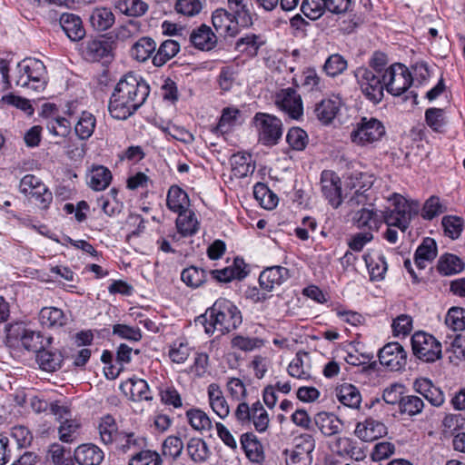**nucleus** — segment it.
I'll return each mask as SVG.
<instances>
[{"instance_id":"obj_1","label":"nucleus","mask_w":465,"mask_h":465,"mask_svg":"<svg viewBox=\"0 0 465 465\" xmlns=\"http://www.w3.org/2000/svg\"><path fill=\"white\" fill-rule=\"evenodd\" d=\"M149 94L146 81L133 73L126 74L111 95L108 105L111 116L117 120L127 119L145 103Z\"/></svg>"},{"instance_id":"obj_2","label":"nucleus","mask_w":465,"mask_h":465,"mask_svg":"<svg viewBox=\"0 0 465 465\" xmlns=\"http://www.w3.org/2000/svg\"><path fill=\"white\" fill-rule=\"evenodd\" d=\"M389 200L391 205L383 213L384 222L388 225L384 237L390 243H395L398 232L394 227L405 232L411 218L418 214L420 206L418 202L408 201L399 193H393Z\"/></svg>"},{"instance_id":"obj_3","label":"nucleus","mask_w":465,"mask_h":465,"mask_svg":"<svg viewBox=\"0 0 465 465\" xmlns=\"http://www.w3.org/2000/svg\"><path fill=\"white\" fill-rule=\"evenodd\" d=\"M47 83L44 63L35 58H25L16 67L15 84L35 91L44 90Z\"/></svg>"},{"instance_id":"obj_4","label":"nucleus","mask_w":465,"mask_h":465,"mask_svg":"<svg viewBox=\"0 0 465 465\" xmlns=\"http://www.w3.org/2000/svg\"><path fill=\"white\" fill-rule=\"evenodd\" d=\"M353 75L361 94L367 100L374 104L381 102L384 96V74L369 67L360 66L354 70Z\"/></svg>"},{"instance_id":"obj_5","label":"nucleus","mask_w":465,"mask_h":465,"mask_svg":"<svg viewBox=\"0 0 465 465\" xmlns=\"http://www.w3.org/2000/svg\"><path fill=\"white\" fill-rule=\"evenodd\" d=\"M253 124L258 132L259 141L267 146L278 143L282 135V124L276 116L257 113L253 117Z\"/></svg>"},{"instance_id":"obj_6","label":"nucleus","mask_w":465,"mask_h":465,"mask_svg":"<svg viewBox=\"0 0 465 465\" xmlns=\"http://www.w3.org/2000/svg\"><path fill=\"white\" fill-rule=\"evenodd\" d=\"M413 354L424 362H434L441 358V343L431 334L416 331L411 337Z\"/></svg>"},{"instance_id":"obj_7","label":"nucleus","mask_w":465,"mask_h":465,"mask_svg":"<svg viewBox=\"0 0 465 465\" xmlns=\"http://www.w3.org/2000/svg\"><path fill=\"white\" fill-rule=\"evenodd\" d=\"M383 81L387 92L393 96H399L410 88L413 78L405 65L394 64L384 71Z\"/></svg>"},{"instance_id":"obj_8","label":"nucleus","mask_w":465,"mask_h":465,"mask_svg":"<svg viewBox=\"0 0 465 465\" xmlns=\"http://www.w3.org/2000/svg\"><path fill=\"white\" fill-rule=\"evenodd\" d=\"M6 338L10 345L13 344V341H20L25 350L35 353L45 347H49L52 341L51 337L45 339L41 332L26 329L22 325L12 327L8 331Z\"/></svg>"},{"instance_id":"obj_9","label":"nucleus","mask_w":465,"mask_h":465,"mask_svg":"<svg viewBox=\"0 0 465 465\" xmlns=\"http://www.w3.org/2000/svg\"><path fill=\"white\" fill-rule=\"evenodd\" d=\"M384 134L385 128L381 122L375 118L363 117L351 133V139L355 144L364 146L379 141Z\"/></svg>"},{"instance_id":"obj_10","label":"nucleus","mask_w":465,"mask_h":465,"mask_svg":"<svg viewBox=\"0 0 465 465\" xmlns=\"http://www.w3.org/2000/svg\"><path fill=\"white\" fill-rule=\"evenodd\" d=\"M379 361L391 371H399L406 365L407 352L399 342H389L380 350Z\"/></svg>"},{"instance_id":"obj_11","label":"nucleus","mask_w":465,"mask_h":465,"mask_svg":"<svg viewBox=\"0 0 465 465\" xmlns=\"http://www.w3.org/2000/svg\"><path fill=\"white\" fill-rule=\"evenodd\" d=\"M276 105L290 117L298 119L302 115L303 106L300 94L293 88L281 90L275 98Z\"/></svg>"},{"instance_id":"obj_12","label":"nucleus","mask_w":465,"mask_h":465,"mask_svg":"<svg viewBox=\"0 0 465 465\" xmlns=\"http://www.w3.org/2000/svg\"><path fill=\"white\" fill-rule=\"evenodd\" d=\"M114 42L104 38H94L86 41L83 54L91 62H98L102 59H112L114 54Z\"/></svg>"},{"instance_id":"obj_13","label":"nucleus","mask_w":465,"mask_h":465,"mask_svg":"<svg viewBox=\"0 0 465 465\" xmlns=\"http://www.w3.org/2000/svg\"><path fill=\"white\" fill-rule=\"evenodd\" d=\"M388 433L386 425L372 418H367L356 424L354 434L365 442L374 441Z\"/></svg>"},{"instance_id":"obj_14","label":"nucleus","mask_w":465,"mask_h":465,"mask_svg":"<svg viewBox=\"0 0 465 465\" xmlns=\"http://www.w3.org/2000/svg\"><path fill=\"white\" fill-rule=\"evenodd\" d=\"M232 319L228 315L223 317L216 312L206 311L205 313L195 318L194 323L196 326H203L208 334H212L215 331L224 334L230 331V322Z\"/></svg>"},{"instance_id":"obj_15","label":"nucleus","mask_w":465,"mask_h":465,"mask_svg":"<svg viewBox=\"0 0 465 465\" xmlns=\"http://www.w3.org/2000/svg\"><path fill=\"white\" fill-rule=\"evenodd\" d=\"M321 184L325 199L333 208H338L342 202L340 178L333 173L323 172Z\"/></svg>"},{"instance_id":"obj_16","label":"nucleus","mask_w":465,"mask_h":465,"mask_svg":"<svg viewBox=\"0 0 465 465\" xmlns=\"http://www.w3.org/2000/svg\"><path fill=\"white\" fill-rule=\"evenodd\" d=\"M290 277L289 270L282 266H272L263 270L259 276V284L265 292H272Z\"/></svg>"},{"instance_id":"obj_17","label":"nucleus","mask_w":465,"mask_h":465,"mask_svg":"<svg viewBox=\"0 0 465 465\" xmlns=\"http://www.w3.org/2000/svg\"><path fill=\"white\" fill-rule=\"evenodd\" d=\"M341 106V99L339 96L324 98L315 104L314 114L322 124H329L338 114Z\"/></svg>"},{"instance_id":"obj_18","label":"nucleus","mask_w":465,"mask_h":465,"mask_svg":"<svg viewBox=\"0 0 465 465\" xmlns=\"http://www.w3.org/2000/svg\"><path fill=\"white\" fill-rule=\"evenodd\" d=\"M370 280L372 282L382 281L388 270V264L385 256L379 252H367L363 255Z\"/></svg>"},{"instance_id":"obj_19","label":"nucleus","mask_w":465,"mask_h":465,"mask_svg":"<svg viewBox=\"0 0 465 465\" xmlns=\"http://www.w3.org/2000/svg\"><path fill=\"white\" fill-rule=\"evenodd\" d=\"M104 457V451L92 443L82 444L74 452V459L79 465H100Z\"/></svg>"},{"instance_id":"obj_20","label":"nucleus","mask_w":465,"mask_h":465,"mask_svg":"<svg viewBox=\"0 0 465 465\" xmlns=\"http://www.w3.org/2000/svg\"><path fill=\"white\" fill-rule=\"evenodd\" d=\"M60 25L67 37L72 41H79L85 35V30L83 26L81 18L70 13H64L60 16Z\"/></svg>"},{"instance_id":"obj_21","label":"nucleus","mask_w":465,"mask_h":465,"mask_svg":"<svg viewBox=\"0 0 465 465\" xmlns=\"http://www.w3.org/2000/svg\"><path fill=\"white\" fill-rule=\"evenodd\" d=\"M190 41L197 49L209 51L215 46L217 36L210 26L202 25L192 31Z\"/></svg>"},{"instance_id":"obj_22","label":"nucleus","mask_w":465,"mask_h":465,"mask_svg":"<svg viewBox=\"0 0 465 465\" xmlns=\"http://www.w3.org/2000/svg\"><path fill=\"white\" fill-rule=\"evenodd\" d=\"M240 442L242 449L249 460L259 463L263 460L264 454L262 445L254 433H243L240 438Z\"/></svg>"},{"instance_id":"obj_23","label":"nucleus","mask_w":465,"mask_h":465,"mask_svg":"<svg viewBox=\"0 0 465 465\" xmlns=\"http://www.w3.org/2000/svg\"><path fill=\"white\" fill-rule=\"evenodd\" d=\"M314 421L321 432L326 437L340 433L342 428V421L331 412H319L315 416Z\"/></svg>"},{"instance_id":"obj_24","label":"nucleus","mask_w":465,"mask_h":465,"mask_svg":"<svg viewBox=\"0 0 465 465\" xmlns=\"http://www.w3.org/2000/svg\"><path fill=\"white\" fill-rule=\"evenodd\" d=\"M262 45V42L260 40V36L254 34H249L237 39L234 50L239 52L240 54L234 57V60L239 59L241 55L243 57L242 61L255 56Z\"/></svg>"},{"instance_id":"obj_25","label":"nucleus","mask_w":465,"mask_h":465,"mask_svg":"<svg viewBox=\"0 0 465 465\" xmlns=\"http://www.w3.org/2000/svg\"><path fill=\"white\" fill-rule=\"evenodd\" d=\"M337 400L345 407L357 410L361 402V395L357 387L351 383H343L335 389Z\"/></svg>"},{"instance_id":"obj_26","label":"nucleus","mask_w":465,"mask_h":465,"mask_svg":"<svg viewBox=\"0 0 465 465\" xmlns=\"http://www.w3.org/2000/svg\"><path fill=\"white\" fill-rule=\"evenodd\" d=\"M89 21L95 31L104 32L114 25L115 16L110 8L100 6L92 11Z\"/></svg>"},{"instance_id":"obj_27","label":"nucleus","mask_w":465,"mask_h":465,"mask_svg":"<svg viewBox=\"0 0 465 465\" xmlns=\"http://www.w3.org/2000/svg\"><path fill=\"white\" fill-rule=\"evenodd\" d=\"M437 256L436 242L430 237L425 238L417 248L414 254V262L419 269H424L427 262L433 261Z\"/></svg>"},{"instance_id":"obj_28","label":"nucleus","mask_w":465,"mask_h":465,"mask_svg":"<svg viewBox=\"0 0 465 465\" xmlns=\"http://www.w3.org/2000/svg\"><path fill=\"white\" fill-rule=\"evenodd\" d=\"M353 221L357 228L371 232L378 230L381 224L379 214L367 208L358 211L353 216Z\"/></svg>"},{"instance_id":"obj_29","label":"nucleus","mask_w":465,"mask_h":465,"mask_svg":"<svg viewBox=\"0 0 465 465\" xmlns=\"http://www.w3.org/2000/svg\"><path fill=\"white\" fill-rule=\"evenodd\" d=\"M119 450L124 453L139 451L145 446V439L131 431H120L116 440Z\"/></svg>"},{"instance_id":"obj_30","label":"nucleus","mask_w":465,"mask_h":465,"mask_svg":"<svg viewBox=\"0 0 465 465\" xmlns=\"http://www.w3.org/2000/svg\"><path fill=\"white\" fill-rule=\"evenodd\" d=\"M111 171L103 165L93 167L89 174V186L94 191L105 190L112 181Z\"/></svg>"},{"instance_id":"obj_31","label":"nucleus","mask_w":465,"mask_h":465,"mask_svg":"<svg viewBox=\"0 0 465 465\" xmlns=\"http://www.w3.org/2000/svg\"><path fill=\"white\" fill-rule=\"evenodd\" d=\"M180 50V44L175 40H165L163 41L157 53L153 57V64L155 66H163L169 60L174 57Z\"/></svg>"},{"instance_id":"obj_32","label":"nucleus","mask_w":465,"mask_h":465,"mask_svg":"<svg viewBox=\"0 0 465 465\" xmlns=\"http://www.w3.org/2000/svg\"><path fill=\"white\" fill-rule=\"evenodd\" d=\"M188 203L189 198L184 191L176 185L170 187L167 193L166 204L171 211L177 213L184 212Z\"/></svg>"},{"instance_id":"obj_33","label":"nucleus","mask_w":465,"mask_h":465,"mask_svg":"<svg viewBox=\"0 0 465 465\" xmlns=\"http://www.w3.org/2000/svg\"><path fill=\"white\" fill-rule=\"evenodd\" d=\"M213 25L216 33L222 37L232 36L231 25L232 24V15L225 9L215 10L212 16Z\"/></svg>"},{"instance_id":"obj_34","label":"nucleus","mask_w":465,"mask_h":465,"mask_svg":"<svg viewBox=\"0 0 465 465\" xmlns=\"http://www.w3.org/2000/svg\"><path fill=\"white\" fill-rule=\"evenodd\" d=\"M252 0H234V23L246 28L252 25Z\"/></svg>"},{"instance_id":"obj_35","label":"nucleus","mask_w":465,"mask_h":465,"mask_svg":"<svg viewBox=\"0 0 465 465\" xmlns=\"http://www.w3.org/2000/svg\"><path fill=\"white\" fill-rule=\"evenodd\" d=\"M45 347L36 353V361L41 369L54 371L61 367L63 356L59 351H53Z\"/></svg>"},{"instance_id":"obj_36","label":"nucleus","mask_w":465,"mask_h":465,"mask_svg":"<svg viewBox=\"0 0 465 465\" xmlns=\"http://www.w3.org/2000/svg\"><path fill=\"white\" fill-rule=\"evenodd\" d=\"M186 451L194 462H204L211 455L207 443L200 438H192L187 442Z\"/></svg>"},{"instance_id":"obj_37","label":"nucleus","mask_w":465,"mask_h":465,"mask_svg":"<svg viewBox=\"0 0 465 465\" xmlns=\"http://www.w3.org/2000/svg\"><path fill=\"white\" fill-rule=\"evenodd\" d=\"M253 195L260 205L266 210H272L278 204V196L264 183H258L254 185Z\"/></svg>"},{"instance_id":"obj_38","label":"nucleus","mask_w":465,"mask_h":465,"mask_svg":"<svg viewBox=\"0 0 465 465\" xmlns=\"http://www.w3.org/2000/svg\"><path fill=\"white\" fill-rule=\"evenodd\" d=\"M210 404L213 411L222 419L228 416L229 405L222 395V391L216 384H211L208 388Z\"/></svg>"},{"instance_id":"obj_39","label":"nucleus","mask_w":465,"mask_h":465,"mask_svg":"<svg viewBox=\"0 0 465 465\" xmlns=\"http://www.w3.org/2000/svg\"><path fill=\"white\" fill-rule=\"evenodd\" d=\"M176 227L183 236H192L197 232L199 223L195 214L192 211L185 210L179 213Z\"/></svg>"},{"instance_id":"obj_40","label":"nucleus","mask_w":465,"mask_h":465,"mask_svg":"<svg viewBox=\"0 0 465 465\" xmlns=\"http://www.w3.org/2000/svg\"><path fill=\"white\" fill-rule=\"evenodd\" d=\"M99 434L104 444H110L116 440L120 431L114 418L111 415L104 416L98 425Z\"/></svg>"},{"instance_id":"obj_41","label":"nucleus","mask_w":465,"mask_h":465,"mask_svg":"<svg viewBox=\"0 0 465 465\" xmlns=\"http://www.w3.org/2000/svg\"><path fill=\"white\" fill-rule=\"evenodd\" d=\"M40 322L48 328L62 327L66 323V317L61 309L45 307L40 312Z\"/></svg>"},{"instance_id":"obj_42","label":"nucleus","mask_w":465,"mask_h":465,"mask_svg":"<svg viewBox=\"0 0 465 465\" xmlns=\"http://www.w3.org/2000/svg\"><path fill=\"white\" fill-rule=\"evenodd\" d=\"M156 49V44L150 37L140 38L131 48V55L139 62L146 61Z\"/></svg>"},{"instance_id":"obj_43","label":"nucleus","mask_w":465,"mask_h":465,"mask_svg":"<svg viewBox=\"0 0 465 465\" xmlns=\"http://www.w3.org/2000/svg\"><path fill=\"white\" fill-rule=\"evenodd\" d=\"M336 445L341 449L340 454H345L351 459L361 461L366 458V454L357 441L348 437H340L336 440Z\"/></svg>"},{"instance_id":"obj_44","label":"nucleus","mask_w":465,"mask_h":465,"mask_svg":"<svg viewBox=\"0 0 465 465\" xmlns=\"http://www.w3.org/2000/svg\"><path fill=\"white\" fill-rule=\"evenodd\" d=\"M95 124V117L89 112H83L74 126L76 135L81 140L88 139L94 134Z\"/></svg>"},{"instance_id":"obj_45","label":"nucleus","mask_w":465,"mask_h":465,"mask_svg":"<svg viewBox=\"0 0 465 465\" xmlns=\"http://www.w3.org/2000/svg\"><path fill=\"white\" fill-rule=\"evenodd\" d=\"M437 268L441 274L451 275L460 272L464 268V263L454 254H445L440 258Z\"/></svg>"},{"instance_id":"obj_46","label":"nucleus","mask_w":465,"mask_h":465,"mask_svg":"<svg viewBox=\"0 0 465 465\" xmlns=\"http://www.w3.org/2000/svg\"><path fill=\"white\" fill-rule=\"evenodd\" d=\"M348 67L347 60L340 54H331L325 61L322 70L330 77L341 74Z\"/></svg>"},{"instance_id":"obj_47","label":"nucleus","mask_w":465,"mask_h":465,"mask_svg":"<svg viewBox=\"0 0 465 465\" xmlns=\"http://www.w3.org/2000/svg\"><path fill=\"white\" fill-rule=\"evenodd\" d=\"M189 424L195 430H209L212 428V421L208 415L200 409H191L186 411Z\"/></svg>"},{"instance_id":"obj_48","label":"nucleus","mask_w":465,"mask_h":465,"mask_svg":"<svg viewBox=\"0 0 465 465\" xmlns=\"http://www.w3.org/2000/svg\"><path fill=\"white\" fill-rule=\"evenodd\" d=\"M181 280L191 288H198L206 281L205 271L196 266L183 270Z\"/></svg>"},{"instance_id":"obj_49","label":"nucleus","mask_w":465,"mask_h":465,"mask_svg":"<svg viewBox=\"0 0 465 465\" xmlns=\"http://www.w3.org/2000/svg\"><path fill=\"white\" fill-rule=\"evenodd\" d=\"M116 8L128 16L139 17L148 11V5L143 0H124L119 2Z\"/></svg>"},{"instance_id":"obj_50","label":"nucleus","mask_w":465,"mask_h":465,"mask_svg":"<svg viewBox=\"0 0 465 465\" xmlns=\"http://www.w3.org/2000/svg\"><path fill=\"white\" fill-rule=\"evenodd\" d=\"M129 465H163V460L158 452L141 449L129 460Z\"/></svg>"},{"instance_id":"obj_51","label":"nucleus","mask_w":465,"mask_h":465,"mask_svg":"<svg viewBox=\"0 0 465 465\" xmlns=\"http://www.w3.org/2000/svg\"><path fill=\"white\" fill-rule=\"evenodd\" d=\"M212 131L215 134L221 135L225 141H230L232 132V114L230 107L223 109L219 123Z\"/></svg>"},{"instance_id":"obj_52","label":"nucleus","mask_w":465,"mask_h":465,"mask_svg":"<svg viewBox=\"0 0 465 465\" xmlns=\"http://www.w3.org/2000/svg\"><path fill=\"white\" fill-rule=\"evenodd\" d=\"M301 11L311 20H316L327 11L325 0H303Z\"/></svg>"},{"instance_id":"obj_53","label":"nucleus","mask_w":465,"mask_h":465,"mask_svg":"<svg viewBox=\"0 0 465 465\" xmlns=\"http://www.w3.org/2000/svg\"><path fill=\"white\" fill-rule=\"evenodd\" d=\"M399 407L401 413L414 416L422 411L424 402L421 398L416 395H407L401 398Z\"/></svg>"},{"instance_id":"obj_54","label":"nucleus","mask_w":465,"mask_h":465,"mask_svg":"<svg viewBox=\"0 0 465 465\" xmlns=\"http://www.w3.org/2000/svg\"><path fill=\"white\" fill-rule=\"evenodd\" d=\"M445 323L455 331L465 330V309L460 307L450 308L447 312Z\"/></svg>"},{"instance_id":"obj_55","label":"nucleus","mask_w":465,"mask_h":465,"mask_svg":"<svg viewBox=\"0 0 465 465\" xmlns=\"http://www.w3.org/2000/svg\"><path fill=\"white\" fill-rule=\"evenodd\" d=\"M251 420H252L253 426L258 432H264L269 426L268 413L260 401L252 404Z\"/></svg>"},{"instance_id":"obj_56","label":"nucleus","mask_w":465,"mask_h":465,"mask_svg":"<svg viewBox=\"0 0 465 465\" xmlns=\"http://www.w3.org/2000/svg\"><path fill=\"white\" fill-rule=\"evenodd\" d=\"M286 141L293 150L302 151L308 143V134L302 128L293 127L288 131Z\"/></svg>"},{"instance_id":"obj_57","label":"nucleus","mask_w":465,"mask_h":465,"mask_svg":"<svg viewBox=\"0 0 465 465\" xmlns=\"http://www.w3.org/2000/svg\"><path fill=\"white\" fill-rule=\"evenodd\" d=\"M131 387V399L134 401H152L153 397L149 391V386L144 380L142 379H130Z\"/></svg>"},{"instance_id":"obj_58","label":"nucleus","mask_w":465,"mask_h":465,"mask_svg":"<svg viewBox=\"0 0 465 465\" xmlns=\"http://www.w3.org/2000/svg\"><path fill=\"white\" fill-rule=\"evenodd\" d=\"M183 443L181 438L177 436H168L163 442V454L176 460L182 454Z\"/></svg>"},{"instance_id":"obj_59","label":"nucleus","mask_w":465,"mask_h":465,"mask_svg":"<svg viewBox=\"0 0 465 465\" xmlns=\"http://www.w3.org/2000/svg\"><path fill=\"white\" fill-rule=\"evenodd\" d=\"M254 170L251 163V155L246 153H234V176L245 177Z\"/></svg>"},{"instance_id":"obj_60","label":"nucleus","mask_w":465,"mask_h":465,"mask_svg":"<svg viewBox=\"0 0 465 465\" xmlns=\"http://www.w3.org/2000/svg\"><path fill=\"white\" fill-rule=\"evenodd\" d=\"M114 335L131 341H139L142 339V332L138 327L117 323L113 326Z\"/></svg>"},{"instance_id":"obj_61","label":"nucleus","mask_w":465,"mask_h":465,"mask_svg":"<svg viewBox=\"0 0 465 465\" xmlns=\"http://www.w3.org/2000/svg\"><path fill=\"white\" fill-rule=\"evenodd\" d=\"M315 448V440L310 434H302L295 438V444L290 451L297 452L298 454L304 453V456H312V452Z\"/></svg>"},{"instance_id":"obj_62","label":"nucleus","mask_w":465,"mask_h":465,"mask_svg":"<svg viewBox=\"0 0 465 465\" xmlns=\"http://www.w3.org/2000/svg\"><path fill=\"white\" fill-rule=\"evenodd\" d=\"M425 121L432 130L440 131L445 124L444 110L435 107L427 109Z\"/></svg>"},{"instance_id":"obj_63","label":"nucleus","mask_w":465,"mask_h":465,"mask_svg":"<svg viewBox=\"0 0 465 465\" xmlns=\"http://www.w3.org/2000/svg\"><path fill=\"white\" fill-rule=\"evenodd\" d=\"M27 196L34 198L41 209H47L53 200V194L48 188L42 183Z\"/></svg>"},{"instance_id":"obj_64","label":"nucleus","mask_w":465,"mask_h":465,"mask_svg":"<svg viewBox=\"0 0 465 465\" xmlns=\"http://www.w3.org/2000/svg\"><path fill=\"white\" fill-rule=\"evenodd\" d=\"M442 226L445 234L451 239L460 237L462 231V220L457 216H445L442 218Z\"/></svg>"}]
</instances>
